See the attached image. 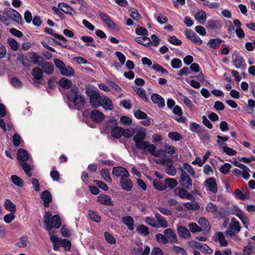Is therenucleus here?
<instances>
[{
  "mask_svg": "<svg viewBox=\"0 0 255 255\" xmlns=\"http://www.w3.org/2000/svg\"><path fill=\"white\" fill-rule=\"evenodd\" d=\"M154 216L156 218V222L157 225L156 228H166L168 227V222L164 217L162 216L158 213L155 212H154Z\"/></svg>",
  "mask_w": 255,
  "mask_h": 255,
  "instance_id": "14",
  "label": "nucleus"
},
{
  "mask_svg": "<svg viewBox=\"0 0 255 255\" xmlns=\"http://www.w3.org/2000/svg\"><path fill=\"white\" fill-rule=\"evenodd\" d=\"M183 206L189 210H197L200 208L199 204L195 201L191 202L184 203Z\"/></svg>",
  "mask_w": 255,
  "mask_h": 255,
  "instance_id": "34",
  "label": "nucleus"
},
{
  "mask_svg": "<svg viewBox=\"0 0 255 255\" xmlns=\"http://www.w3.org/2000/svg\"><path fill=\"white\" fill-rule=\"evenodd\" d=\"M163 233L166 238L168 239V243L172 242L177 243V238L174 231L171 229H166L164 230Z\"/></svg>",
  "mask_w": 255,
  "mask_h": 255,
  "instance_id": "17",
  "label": "nucleus"
},
{
  "mask_svg": "<svg viewBox=\"0 0 255 255\" xmlns=\"http://www.w3.org/2000/svg\"><path fill=\"white\" fill-rule=\"evenodd\" d=\"M195 19L200 24H203L205 23L206 20V14L204 10L198 11L195 15Z\"/></svg>",
  "mask_w": 255,
  "mask_h": 255,
  "instance_id": "29",
  "label": "nucleus"
},
{
  "mask_svg": "<svg viewBox=\"0 0 255 255\" xmlns=\"http://www.w3.org/2000/svg\"><path fill=\"white\" fill-rule=\"evenodd\" d=\"M152 68L155 71L158 72H160L161 73H162L163 74H168V71L165 68H164L163 67H162L161 66H160V65H159L158 64H156V63L153 64L152 65Z\"/></svg>",
  "mask_w": 255,
  "mask_h": 255,
  "instance_id": "58",
  "label": "nucleus"
},
{
  "mask_svg": "<svg viewBox=\"0 0 255 255\" xmlns=\"http://www.w3.org/2000/svg\"><path fill=\"white\" fill-rule=\"evenodd\" d=\"M117 126V121L116 120L112 119L108 120L105 124V128L106 130H109L110 128L111 129L114 128Z\"/></svg>",
  "mask_w": 255,
  "mask_h": 255,
  "instance_id": "48",
  "label": "nucleus"
},
{
  "mask_svg": "<svg viewBox=\"0 0 255 255\" xmlns=\"http://www.w3.org/2000/svg\"><path fill=\"white\" fill-rule=\"evenodd\" d=\"M240 220L242 221V222L244 224V226L246 228H248V226L249 225V223H250L249 219L247 217V216L245 215L244 212H243L241 210H240Z\"/></svg>",
  "mask_w": 255,
  "mask_h": 255,
  "instance_id": "61",
  "label": "nucleus"
},
{
  "mask_svg": "<svg viewBox=\"0 0 255 255\" xmlns=\"http://www.w3.org/2000/svg\"><path fill=\"white\" fill-rule=\"evenodd\" d=\"M175 194L182 199L195 200V198L190 193L182 188H177L174 190Z\"/></svg>",
  "mask_w": 255,
  "mask_h": 255,
  "instance_id": "10",
  "label": "nucleus"
},
{
  "mask_svg": "<svg viewBox=\"0 0 255 255\" xmlns=\"http://www.w3.org/2000/svg\"><path fill=\"white\" fill-rule=\"evenodd\" d=\"M42 200L43 201L44 206L46 207L49 206L50 203L52 201V195L48 190H44L41 195Z\"/></svg>",
  "mask_w": 255,
  "mask_h": 255,
  "instance_id": "23",
  "label": "nucleus"
},
{
  "mask_svg": "<svg viewBox=\"0 0 255 255\" xmlns=\"http://www.w3.org/2000/svg\"><path fill=\"white\" fill-rule=\"evenodd\" d=\"M173 162L171 164H166L167 165L166 168V172L170 176H174L176 173L175 168L172 165Z\"/></svg>",
  "mask_w": 255,
  "mask_h": 255,
  "instance_id": "55",
  "label": "nucleus"
},
{
  "mask_svg": "<svg viewBox=\"0 0 255 255\" xmlns=\"http://www.w3.org/2000/svg\"><path fill=\"white\" fill-rule=\"evenodd\" d=\"M183 168L184 169L186 170V171L190 174L192 176H195V171L192 166L187 163H184L183 164Z\"/></svg>",
  "mask_w": 255,
  "mask_h": 255,
  "instance_id": "64",
  "label": "nucleus"
},
{
  "mask_svg": "<svg viewBox=\"0 0 255 255\" xmlns=\"http://www.w3.org/2000/svg\"><path fill=\"white\" fill-rule=\"evenodd\" d=\"M97 201L101 204L108 206L113 205V202L111 197L106 194H101L98 196Z\"/></svg>",
  "mask_w": 255,
  "mask_h": 255,
  "instance_id": "22",
  "label": "nucleus"
},
{
  "mask_svg": "<svg viewBox=\"0 0 255 255\" xmlns=\"http://www.w3.org/2000/svg\"><path fill=\"white\" fill-rule=\"evenodd\" d=\"M133 90L142 100L146 102H148V99L146 95L145 91L143 89L135 87L133 88Z\"/></svg>",
  "mask_w": 255,
  "mask_h": 255,
  "instance_id": "31",
  "label": "nucleus"
},
{
  "mask_svg": "<svg viewBox=\"0 0 255 255\" xmlns=\"http://www.w3.org/2000/svg\"><path fill=\"white\" fill-rule=\"evenodd\" d=\"M59 85L63 88L68 89L71 87L72 82L70 80L63 78L59 81Z\"/></svg>",
  "mask_w": 255,
  "mask_h": 255,
  "instance_id": "39",
  "label": "nucleus"
},
{
  "mask_svg": "<svg viewBox=\"0 0 255 255\" xmlns=\"http://www.w3.org/2000/svg\"><path fill=\"white\" fill-rule=\"evenodd\" d=\"M124 128L122 127L117 126L114 127L111 131V134L113 138L119 139L121 138L124 134Z\"/></svg>",
  "mask_w": 255,
  "mask_h": 255,
  "instance_id": "25",
  "label": "nucleus"
},
{
  "mask_svg": "<svg viewBox=\"0 0 255 255\" xmlns=\"http://www.w3.org/2000/svg\"><path fill=\"white\" fill-rule=\"evenodd\" d=\"M60 73L63 75L70 76L74 75V71L73 68L70 66H64L63 68L60 71Z\"/></svg>",
  "mask_w": 255,
  "mask_h": 255,
  "instance_id": "41",
  "label": "nucleus"
},
{
  "mask_svg": "<svg viewBox=\"0 0 255 255\" xmlns=\"http://www.w3.org/2000/svg\"><path fill=\"white\" fill-rule=\"evenodd\" d=\"M205 185L212 192L215 193L217 192V184L215 178L210 177L207 179L205 182Z\"/></svg>",
  "mask_w": 255,
  "mask_h": 255,
  "instance_id": "13",
  "label": "nucleus"
},
{
  "mask_svg": "<svg viewBox=\"0 0 255 255\" xmlns=\"http://www.w3.org/2000/svg\"><path fill=\"white\" fill-rule=\"evenodd\" d=\"M198 135L202 140L208 141L210 140V136L207 131L202 128L198 132Z\"/></svg>",
  "mask_w": 255,
  "mask_h": 255,
  "instance_id": "44",
  "label": "nucleus"
},
{
  "mask_svg": "<svg viewBox=\"0 0 255 255\" xmlns=\"http://www.w3.org/2000/svg\"><path fill=\"white\" fill-rule=\"evenodd\" d=\"M185 35L187 38L193 41L194 43L201 45L202 43V40L192 30H187L185 32Z\"/></svg>",
  "mask_w": 255,
  "mask_h": 255,
  "instance_id": "12",
  "label": "nucleus"
},
{
  "mask_svg": "<svg viewBox=\"0 0 255 255\" xmlns=\"http://www.w3.org/2000/svg\"><path fill=\"white\" fill-rule=\"evenodd\" d=\"M90 118L94 123H99L104 120L105 115L99 110H94L90 113Z\"/></svg>",
  "mask_w": 255,
  "mask_h": 255,
  "instance_id": "11",
  "label": "nucleus"
},
{
  "mask_svg": "<svg viewBox=\"0 0 255 255\" xmlns=\"http://www.w3.org/2000/svg\"><path fill=\"white\" fill-rule=\"evenodd\" d=\"M44 31L45 33L47 34H51L53 36H54L56 38H57L59 40H61V41L66 42L67 41L66 39L63 36L59 35L57 33H53V30L51 28L46 27L44 29Z\"/></svg>",
  "mask_w": 255,
  "mask_h": 255,
  "instance_id": "36",
  "label": "nucleus"
},
{
  "mask_svg": "<svg viewBox=\"0 0 255 255\" xmlns=\"http://www.w3.org/2000/svg\"><path fill=\"white\" fill-rule=\"evenodd\" d=\"M168 137L173 141H179L183 139V136L180 133L175 132L172 131L170 132L168 134Z\"/></svg>",
  "mask_w": 255,
  "mask_h": 255,
  "instance_id": "42",
  "label": "nucleus"
},
{
  "mask_svg": "<svg viewBox=\"0 0 255 255\" xmlns=\"http://www.w3.org/2000/svg\"><path fill=\"white\" fill-rule=\"evenodd\" d=\"M234 23L235 25L236 26V29L235 30V28L234 25L233 24L231 21H229L228 23V30L230 33V34H234L235 32H236L237 36L239 37V19H235L234 20Z\"/></svg>",
  "mask_w": 255,
  "mask_h": 255,
  "instance_id": "21",
  "label": "nucleus"
},
{
  "mask_svg": "<svg viewBox=\"0 0 255 255\" xmlns=\"http://www.w3.org/2000/svg\"><path fill=\"white\" fill-rule=\"evenodd\" d=\"M29 154L26 150L23 149H19L17 151V159L19 163L26 162L29 159Z\"/></svg>",
  "mask_w": 255,
  "mask_h": 255,
  "instance_id": "28",
  "label": "nucleus"
},
{
  "mask_svg": "<svg viewBox=\"0 0 255 255\" xmlns=\"http://www.w3.org/2000/svg\"><path fill=\"white\" fill-rule=\"evenodd\" d=\"M86 93L89 97L90 103L93 108H97L101 106L102 98L97 89L88 88L86 90Z\"/></svg>",
  "mask_w": 255,
  "mask_h": 255,
  "instance_id": "5",
  "label": "nucleus"
},
{
  "mask_svg": "<svg viewBox=\"0 0 255 255\" xmlns=\"http://www.w3.org/2000/svg\"><path fill=\"white\" fill-rule=\"evenodd\" d=\"M198 223L202 226L204 229L210 228L209 222L204 217L200 218L198 221Z\"/></svg>",
  "mask_w": 255,
  "mask_h": 255,
  "instance_id": "62",
  "label": "nucleus"
},
{
  "mask_svg": "<svg viewBox=\"0 0 255 255\" xmlns=\"http://www.w3.org/2000/svg\"><path fill=\"white\" fill-rule=\"evenodd\" d=\"M145 223L152 227L156 228L157 226L156 222V218L152 217H146L144 218Z\"/></svg>",
  "mask_w": 255,
  "mask_h": 255,
  "instance_id": "50",
  "label": "nucleus"
},
{
  "mask_svg": "<svg viewBox=\"0 0 255 255\" xmlns=\"http://www.w3.org/2000/svg\"><path fill=\"white\" fill-rule=\"evenodd\" d=\"M40 66L42 68L43 72L46 74L50 75L52 74L54 71L53 65L50 62L44 61Z\"/></svg>",
  "mask_w": 255,
  "mask_h": 255,
  "instance_id": "27",
  "label": "nucleus"
},
{
  "mask_svg": "<svg viewBox=\"0 0 255 255\" xmlns=\"http://www.w3.org/2000/svg\"><path fill=\"white\" fill-rule=\"evenodd\" d=\"M154 17L157 20L158 22L162 24L167 22V18L163 14L159 13L154 14Z\"/></svg>",
  "mask_w": 255,
  "mask_h": 255,
  "instance_id": "47",
  "label": "nucleus"
},
{
  "mask_svg": "<svg viewBox=\"0 0 255 255\" xmlns=\"http://www.w3.org/2000/svg\"><path fill=\"white\" fill-rule=\"evenodd\" d=\"M112 173L114 175L117 177L123 178L127 175H129V174L127 169L121 166L114 167Z\"/></svg>",
  "mask_w": 255,
  "mask_h": 255,
  "instance_id": "16",
  "label": "nucleus"
},
{
  "mask_svg": "<svg viewBox=\"0 0 255 255\" xmlns=\"http://www.w3.org/2000/svg\"><path fill=\"white\" fill-rule=\"evenodd\" d=\"M165 183L170 188H173L175 187L177 185V181L173 178H167L165 180Z\"/></svg>",
  "mask_w": 255,
  "mask_h": 255,
  "instance_id": "60",
  "label": "nucleus"
},
{
  "mask_svg": "<svg viewBox=\"0 0 255 255\" xmlns=\"http://www.w3.org/2000/svg\"><path fill=\"white\" fill-rule=\"evenodd\" d=\"M189 128L190 130L192 132H195L198 134V132L203 128L200 127V126L199 124L196 123L192 122L190 123Z\"/></svg>",
  "mask_w": 255,
  "mask_h": 255,
  "instance_id": "51",
  "label": "nucleus"
},
{
  "mask_svg": "<svg viewBox=\"0 0 255 255\" xmlns=\"http://www.w3.org/2000/svg\"><path fill=\"white\" fill-rule=\"evenodd\" d=\"M177 233L181 238L186 239L191 236L188 229L184 226H179L177 229Z\"/></svg>",
  "mask_w": 255,
  "mask_h": 255,
  "instance_id": "26",
  "label": "nucleus"
},
{
  "mask_svg": "<svg viewBox=\"0 0 255 255\" xmlns=\"http://www.w3.org/2000/svg\"><path fill=\"white\" fill-rule=\"evenodd\" d=\"M151 100L154 104H157L159 108H162L165 106L164 99L158 94H153L151 95Z\"/></svg>",
  "mask_w": 255,
  "mask_h": 255,
  "instance_id": "24",
  "label": "nucleus"
},
{
  "mask_svg": "<svg viewBox=\"0 0 255 255\" xmlns=\"http://www.w3.org/2000/svg\"><path fill=\"white\" fill-rule=\"evenodd\" d=\"M50 176L54 181L57 182L60 180V174L55 166L53 167L52 170L50 172Z\"/></svg>",
  "mask_w": 255,
  "mask_h": 255,
  "instance_id": "54",
  "label": "nucleus"
},
{
  "mask_svg": "<svg viewBox=\"0 0 255 255\" xmlns=\"http://www.w3.org/2000/svg\"><path fill=\"white\" fill-rule=\"evenodd\" d=\"M157 242L162 244H167L168 243V239L166 238L165 236L162 234L158 233L155 236Z\"/></svg>",
  "mask_w": 255,
  "mask_h": 255,
  "instance_id": "46",
  "label": "nucleus"
},
{
  "mask_svg": "<svg viewBox=\"0 0 255 255\" xmlns=\"http://www.w3.org/2000/svg\"><path fill=\"white\" fill-rule=\"evenodd\" d=\"M66 96L68 101L73 104L74 109L80 110L84 107L85 104L84 96L79 93L77 87H73Z\"/></svg>",
  "mask_w": 255,
  "mask_h": 255,
  "instance_id": "3",
  "label": "nucleus"
},
{
  "mask_svg": "<svg viewBox=\"0 0 255 255\" xmlns=\"http://www.w3.org/2000/svg\"><path fill=\"white\" fill-rule=\"evenodd\" d=\"M58 7L63 12H65L71 15H74L76 14V11L73 8H72L70 5L65 3H59L58 4Z\"/></svg>",
  "mask_w": 255,
  "mask_h": 255,
  "instance_id": "19",
  "label": "nucleus"
},
{
  "mask_svg": "<svg viewBox=\"0 0 255 255\" xmlns=\"http://www.w3.org/2000/svg\"><path fill=\"white\" fill-rule=\"evenodd\" d=\"M221 42L222 40L220 39H212L208 41V44L211 48H217Z\"/></svg>",
  "mask_w": 255,
  "mask_h": 255,
  "instance_id": "57",
  "label": "nucleus"
},
{
  "mask_svg": "<svg viewBox=\"0 0 255 255\" xmlns=\"http://www.w3.org/2000/svg\"><path fill=\"white\" fill-rule=\"evenodd\" d=\"M135 33L138 35H142L146 36L148 35V31L147 29L143 27L138 26L135 29Z\"/></svg>",
  "mask_w": 255,
  "mask_h": 255,
  "instance_id": "63",
  "label": "nucleus"
},
{
  "mask_svg": "<svg viewBox=\"0 0 255 255\" xmlns=\"http://www.w3.org/2000/svg\"><path fill=\"white\" fill-rule=\"evenodd\" d=\"M145 137V129L143 128L139 129L133 136V140L136 148L142 150L143 154H146L147 152L150 153L154 147V144H150L149 142L144 140Z\"/></svg>",
  "mask_w": 255,
  "mask_h": 255,
  "instance_id": "2",
  "label": "nucleus"
},
{
  "mask_svg": "<svg viewBox=\"0 0 255 255\" xmlns=\"http://www.w3.org/2000/svg\"><path fill=\"white\" fill-rule=\"evenodd\" d=\"M19 164L26 175L29 177H31L32 173L31 171V167H30V165H29L26 162H21Z\"/></svg>",
  "mask_w": 255,
  "mask_h": 255,
  "instance_id": "37",
  "label": "nucleus"
},
{
  "mask_svg": "<svg viewBox=\"0 0 255 255\" xmlns=\"http://www.w3.org/2000/svg\"><path fill=\"white\" fill-rule=\"evenodd\" d=\"M101 105L105 110L111 111L114 108V105L112 101L107 96H102Z\"/></svg>",
  "mask_w": 255,
  "mask_h": 255,
  "instance_id": "20",
  "label": "nucleus"
},
{
  "mask_svg": "<svg viewBox=\"0 0 255 255\" xmlns=\"http://www.w3.org/2000/svg\"><path fill=\"white\" fill-rule=\"evenodd\" d=\"M214 240L215 242H219L220 245L222 247H227L228 245V242L226 240L224 234L221 232L215 233Z\"/></svg>",
  "mask_w": 255,
  "mask_h": 255,
  "instance_id": "15",
  "label": "nucleus"
},
{
  "mask_svg": "<svg viewBox=\"0 0 255 255\" xmlns=\"http://www.w3.org/2000/svg\"><path fill=\"white\" fill-rule=\"evenodd\" d=\"M106 241L110 244H115L116 243V240L114 236L111 233L106 232L104 233Z\"/></svg>",
  "mask_w": 255,
  "mask_h": 255,
  "instance_id": "59",
  "label": "nucleus"
},
{
  "mask_svg": "<svg viewBox=\"0 0 255 255\" xmlns=\"http://www.w3.org/2000/svg\"><path fill=\"white\" fill-rule=\"evenodd\" d=\"M32 75L33 77V84L36 86L39 87V81L43 78V72L39 67H34L32 70Z\"/></svg>",
  "mask_w": 255,
  "mask_h": 255,
  "instance_id": "8",
  "label": "nucleus"
},
{
  "mask_svg": "<svg viewBox=\"0 0 255 255\" xmlns=\"http://www.w3.org/2000/svg\"><path fill=\"white\" fill-rule=\"evenodd\" d=\"M61 247L64 248L65 251H69L71 250V244L70 241L66 239H60Z\"/></svg>",
  "mask_w": 255,
  "mask_h": 255,
  "instance_id": "49",
  "label": "nucleus"
},
{
  "mask_svg": "<svg viewBox=\"0 0 255 255\" xmlns=\"http://www.w3.org/2000/svg\"><path fill=\"white\" fill-rule=\"evenodd\" d=\"M123 223L128 227L130 231L134 229V220L131 216H128L123 218Z\"/></svg>",
  "mask_w": 255,
  "mask_h": 255,
  "instance_id": "30",
  "label": "nucleus"
},
{
  "mask_svg": "<svg viewBox=\"0 0 255 255\" xmlns=\"http://www.w3.org/2000/svg\"><path fill=\"white\" fill-rule=\"evenodd\" d=\"M31 59L34 64H37L40 66L45 61L43 58L35 53L32 54Z\"/></svg>",
  "mask_w": 255,
  "mask_h": 255,
  "instance_id": "33",
  "label": "nucleus"
},
{
  "mask_svg": "<svg viewBox=\"0 0 255 255\" xmlns=\"http://www.w3.org/2000/svg\"><path fill=\"white\" fill-rule=\"evenodd\" d=\"M7 42L12 50L14 51H16L18 50L19 48V45L15 39L12 38H8L7 39Z\"/></svg>",
  "mask_w": 255,
  "mask_h": 255,
  "instance_id": "52",
  "label": "nucleus"
},
{
  "mask_svg": "<svg viewBox=\"0 0 255 255\" xmlns=\"http://www.w3.org/2000/svg\"><path fill=\"white\" fill-rule=\"evenodd\" d=\"M135 41L139 44L143 45L147 47H149L151 44V40L147 37L143 36V37H136Z\"/></svg>",
  "mask_w": 255,
  "mask_h": 255,
  "instance_id": "32",
  "label": "nucleus"
},
{
  "mask_svg": "<svg viewBox=\"0 0 255 255\" xmlns=\"http://www.w3.org/2000/svg\"><path fill=\"white\" fill-rule=\"evenodd\" d=\"M10 180L13 184L17 186L21 187L23 186L24 182L22 179L16 175H12Z\"/></svg>",
  "mask_w": 255,
  "mask_h": 255,
  "instance_id": "38",
  "label": "nucleus"
},
{
  "mask_svg": "<svg viewBox=\"0 0 255 255\" xmlns=\"http://www.w3.org/2000/svg\"><path fill=\"white\" fill-rule=\"evenodd\" d=\"M181 171L180 185L185 188L190 189L192 186V179L183 169H181Z\"/></svg>",
  "mask_w": 255,
  "mask_h": 255,
  "instance_id": "7",
  "label": "nucleus"
},
{
  "mask_svg": "<svg viewBox=\"0 0 255 255\" xmlns=\"http://www.w3.org/2000/svg\"><path fill=\"white\" fill-rule=\"evenodd\" d=\"M129 175L121 178L120 180V185L122 189L127 191H130L133 187L132 183L129 178Z\"/></svg>",
  "mask_w": 255,
  "mask_h": 255,
  "instance_id": "9",
  "label": "nucleus"
},
{
  "mask_svg": "<svg viewBox=\"0 0 255 255\" xmlns=\"http://www.w3.org/2000/svg\"><path fill=\"white\" fill-rule=\"evenodd\" d=\"M239 232V223L235 218H233L229 228L226 231V234L231 238L235 237L236 234Z\"/></svg>",
  "mask_w": 255,
  "mask_h": 255,
  "instance_id": "6",
  "label": "nucleus"
},
{
  "mask_svg": "<svg viewBox=\"0 0 255 255\" xmlns=\"http://www.w3.org/2000/svg\"><path fill=\"white\" fill-rule=\"evenodd\" d=\"M88 215L92 220L97 223L100 222L101 220V217L96 212L89 210Z\"/></svg>",
  "mask_w": 255,
  "mask_h": 255,
  "instance_id": "45",
  "label": "nucleus"
},
{
  "mask_svg": "<svg viewBox=\"0 0 255 255\" xmlns=\"http://www.w3.org/2000/svg\"><path fill=\"white\" fill-rule=\"evenodd\" d=\"M101 175L107 182L109 183L112 182V179L110 177V172L108 169L106 168L102 169L101 170Z\"/></svg>",
  "mask_w": 255,
  "mask_h": 255,
  "instance_id": "53",
  "label": "nucleus"
},
{
  "mask_svg": "<svg viewBox=\"0 0 255 255\" xmlns=\"http://www.w3.org/2000/svg\"><path fill=\"white\" fill-rule=\"evenodd\" d=\"M4 207L6 209L12 213L16 211L15 205L9 199H6L4 202Z\"/></svg>",
  "mask_w": 255,
  "mask_h": 255,
  "instance_id": "40",
  "label": "nucleus"
},
{
  "mask_svg": "<svg viewBox=\"0 0 255 255\" xmlns=\"http://www.w3.org/2000/svg\"><path fill=\"white\" fill-rule=\"evenodd\" d=\"M165 150L158 149L156 150V147L154 145V147L150 152V154L156 157H159L157 159H154V161L159 165H165L171 164L172 159L167 157L166 153H167L170 154H173L175 153V148L173 146L169 144L165 145Z\"/></svg>",
  "mask_w": 255,
  "mask_h": 255,
  "instance_id": "1",
  "label": "nucleus"
},
{
  "mask_svg": "<svg viewBox=\"0 0 255 255\" xmlns=\"http://www.w3.org/2000/svg\"><path fill=\"white\" fill-rule=\"evenodd\" d=\"M208 27L211 29H219L221 26V23L219 20H209L208 22Z\"/></svg>",
  "mask_w": 255,
  "mask_h": 255,
  "instance_id": "43",
  "label": "nucleus"
},
{
  "mask_svg": "<svg viewBox=\"0 0 255 255\" xmlns=\"http://www.w3.org/2000/svg\"><path fill=\"white\" fill-rule=\"evenodd\" d=\"M55 232H50L49 237L51 242L53 244V249L54 251H57L61 246L60 239L55 236Z\"/></svg>",
  "mask_w": 255,
  "mask_h": 255,
  "instance_id": "18",
  "label": "nucleus"
},
{
  "mask_svg": "<svg viewBox=\"0 0 255 255\" xmlns=\"http://www.w3.org/2000/svg\"><path fill=\"white\" fill-rule=\"evenodd\" d=\"M181 60L177 58H173L171 61V65L174 69H179L182 67Z\"/></svg>",
  "mask_w": 255,
  "mask_h": 255,
  "instance_id": "56",
  "label": "nucleus"
},
{
  "mask_svg": "<svg viewBox=\"0 0 255 255\" xmlns=\"http://www.w3.org/2000/svg\"><path fill=\"white\" fill-rule=\"evenodd\" d=\"M44 220L45 229L49 233L54 232L51 231L52 228L58 229L61 226V219L58 215L52 216V214L49 212H46L44 216Z\"/></svg>",
  "mask_w": 255,
  "mask_h": 255,
  "instance_id": "4",
  "label": "nucleus"
},
{
  "mask_svg": "<svg viewBox=\"0 0 255 255\" xmlns=\"http://www.w3.org/2000/svg\"><path fill=\"white\" fill-rule=\"evenodd\" d=\"M136 231L138 233L144 236H147L149 233V228L143 225L138 226L136 228Z\"/></svg>",
  "mask_w": 255,
  "mask_h": 255,
  "instance_id": "35",
  "label": "nucleus"
}]
</instances>
